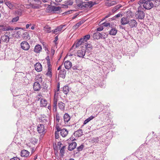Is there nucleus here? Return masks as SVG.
Here are the masks:
<instances>
[{"mask_svg": "<svg viewBox=\"0 0 160 160\" xmlns=\"http://www.w3.org/2000/svg\"><path fill=\"white\" fill-rule=\"evenodd\" d=\"M55 119L57 123H58L60 120V118L58 113H56L55 116Z\"/></svg>", "mask_w": 160, "mask_h": 160, "instance_id": "37998d69", "label": "nucleus"}, {"mask_svg": "<svg viewBox=\"0 0 160 160\" xmlns=\"http://www.w3.org/2000/svg\"><path fill=\"white\" fill-rule=\"evenodd\" d=\"M30 152L25 150H22L21 152V155L22 157H28L29 156Z\"/></svg>", "mask_w": 160, "mask_h": 160, "instance_id": "9b49d317", "label": "nucleus"}, {"mask_svg": "<svg viewBox=\"0 0 160 160\" xmlns=\"http://www.w3.org/2000/svg\"><path fill=\"white\" fill-rule=\"evenodd\" d=\"M117 32V30L115 28L112 29L109 32V34L110 35L114 36Z\"/></svg>", "mask_w": 160, "mask_h": 160, "instance_id": "cd10ccee", "label": "nucleus"}, {"mask_svg": "<svg viewBox=\"0 0 160 160\" xmlns=\"http://www.w3.org/2000/svg\"><path fill=\"white\" fill-rule=\"evenodd\" d=\"M73 3V0H69L66 2L65 5H62V7L63 8H67L68 5H72Z\"/></svg>", "mask_w": 160, "mask_h": 160, "instance_id": "aec40b11", "label": "nucleus"}, {"mask_svg": "<svg viewBox=\"0 0 160 160\" xmlns=\"http://www.w3.org/2000/svg\"><path fill=\"white\" fill-rule=\"evenodd\" d=\"M122 7V6L121 4H118L115 7L112 9V11L113 12H115L117 10L120 8L121 7Z\"/></svg>", "mask_w": 160, "mask_h": 160, "instance_id": "2f4dec72", "label": "nucleus"}, {"mask_svg": "<svg viewBox=\"0 0 160 160\" xmlns=\"http://www.w3.org/2000/svg\"><path fill=\"white\" fill-rule=\"evenodd\" d=\"M19 19V17L17 16L12 18V20L10 22V23H15Z\"/></svg>", "mask_w": 160, "mask_h": 160, "instance_id": "7c9ffc66", "label": "nucleus"}, {"mask_svg": "<svg viewBox=\"0 0 160 160\" xmlns=\"http://www.w3.org/2000/svg\"><path fill=\"white\" fill-rule=\"evenodd\" d=\"M96 4V3L94 1H89L88 2L85 4V8H87L88 7L91 8L93 6Z\"/></svg>", "mask_w": 160, "mask_h": 160, "instance_id": "6e6552de", "label": "nucleus"}, {"mask_svg": "<svg viewBox=\"0 0 160 160\" xmlns=\"http://www.w3.org/2000/svg\"><path fill=\"white\" fill-rule=\"evenodd\" d=\"M10 160H20V159L17 157H14L11 158Z\"/></svg>", "mask_w": 160, "mask_h": 160, "instance_id": "6e6d98bb", "label": "nucleus"}, {"mask_svg": "<svg viewBox=\"0 0 160 160\" xmlns=\"http://www.w3.org/2000/svg\"><path fill=\"white\" fill-rule=\"evenodd\" d=\"M12 32V33L11 35V38H15V37H14V36H15L16 33H18V32H16V31L13 32Z\"/></svg>", "mask_w": 160, "mask_h": 160, "instance_id": "864d4df0", "label": "nucleus"}, {"mask_svg": "<svg viewBox=\"0 0 160 160\" xmlns=\"http://www.w3.org/2000/svg\"><path fill=\"white\" fill-rule=\"evenodd\" d=\"M60 132L61 135L63 137H66L68 133V131L67 130L64 128L61 129Z\"/></svg>", "mask_w": 160, "mask_h": 160, "instance_id": "9d476101", "label": "nucleus"}, {"mask_svg": "<svg viewBox=\"0 0 160 160\" xmlns=\"http://www.w3.org/2000/svg\"><path fill=\"white\" fill-rule=\"evenodd\" d=\"M37 131L40 134H44L45 133L44 126L41 124L38 125L37 128Z\"/></svg>", "mask_w": 160, "mask_h": 160, "instance_id": "20e7f679", "label": "nucleus"}, {"mask_svg": "<svg viewBox=\"0 0 160 160\" xmlns=\"http://www.w3.org/2000/svg\"><path fill=\"white\" fill-rule=\"evenodd\" d=\"M85 52L84 49L79 50L77 52V55L79 57L83 58L85 55Z\"/></svg>", "mask_w": 160, "mask_h": 160, "instance_id": "1a4fd4ad", "label": "nucleus"}, {"mask_svg": "<svg viewBox=\"0 0 160 160\" xmlns=\"http://www.w3.org/2000/svg\"><path fill=\"white\" fill-rule=\"evenodd\" d=\"M98 114L92 115L90 116L86 120H85L83 122V125H84L88 123V122H89L91 120H92L95 118L96 117Z\"/></svg>", "mask_w": 160, "mask_h": 160, "instance_id": "a211bd4d", "label": "nucleus"}, {"mask_svg": "<svg viewBox=\"0 0 160 160\" xmlns=\"http://www.w3.org/2000/svg\"><path fill=\"white\" fill-rule=\"evenodd\" d=\"M16 32H18V33H16L15 37L16 38H18L20 37V33L19 31H16Z\"/></svg>", "mask_w": 160, "mask_h": 160, "instance_id": "603ef678", "label": "nucleus"}, {"mask_svg": "<svg viewBox=\"0 0 160 160\" xmlns=\"http://www.w3.org/2000/svg\"><path fill=\"white\" fill-rule=\"evenodd\" d=\"M66 148L65 146H63L61 148V150H60V153L61 154V156L62 157L64 155V153L65 152V149Z\"/></svg>", "mask_w": 160, "mask_h": 160, "instance_id": "473e14b6", "label": "nucleus"}, {"mask_svg": "<svg viewBox=\"0 0 160 160\" xmlns=\"http://www.w3.org/2000/svg\"><path fill=\"white\" fill-rule=\"evenodd\" d=\"M83 148V145H82L77 148V150L78 151H81L82 150V149Z\"/></svg>", "mask_w": 160, "mask_h": 160, "instance_id": "3c124183", "label": "nucleus"}, {"mask_svg": "<svg viewBox=\"0 0 160 160\" xmlns=\"http://www.w3.org/2000/svg\"><path fill=\"white\" fill-rule=\"evenodd\" d=\"M37 98L38 99V100H43V98H42V95L41 94H39L37 96Z\"/></svg>", "mask_w": 160, "mask_h": 160, "instance_id": "09e8293b", "label": "nucleus"}, {"mask_svg": "<svg viewBox=\"0 0 160 160\" xmlns=\"http://www.w3.org/2000/svg\"><path fill=\"white\" fill-rule=\"evenodd\" d=\"M5 4L11 9H12L14 6V3L10 2H5Z\"/></svg>", "mask_w": 160, "mask_h": 160, "instance_id": "4be33fe9", "label": "nucleus"}, {"mask_svg": "<svg viewBox=\"0 0 160 160\" xmlns=\"http://www.w3.org/2000/svg\"><path fill=\"white\" fill-rule=\"evenodd\" d=\"M59 83L57 85V89L56 91H55V97H54V100H55V99H55L56 96H57L58 92L59 91Z\"/></svg>", "mask_w": 160, "mask_h": 160, "instance_id": "4c0bfd02", "label": "nucleus"}, {"mask_svg": "<svg viewBox=\"0 0 160 160\" xmlns=\"http://www.w3.org/2000/svg\"><path fill=\"white\" fill-rule=\"evenodd\" d=\"M82 134V130L81 129L78 130L74 133V136L77 137L81 136Z\"/></svg>", "mask_w": 160, "mask_h": 160, "instance_id": "393cba45", "label": "nucleus"}, {"mask_svg": "<svg viewBox=\"0 0 160 160\" xmlns=\"http://www.w3.org/2000/svg\"><path fill=\"white\" fill-rule=\"evenodd\" d=\"M103 28L102 27H101L98 28L97 29V31H102L103 30Z\"/></svg>", "mask_w": 160, "mask_h": 160, "instance_id": "13d9d810", "label": "nucleus"}, {"mask_svg": "<svg viewBox=\"0 0 160 160\" xmlns=\"http://www.w3.org/2000/svg\"><path fill=\"white\" fill-rule=\"evenodd\" d=\"M103 26L105 27H110V23L108 22H104L102 24Z\"/></svg>", "mask_w": 160, "mask_h": 160, "instance_id": "5fc2aeb1", "label": "nucleus"}, {"mask_svg": "<svg viewBox=\"0 0 160 160\" xmlns=\"http://www.w3.org/2000/svg\"><path fill=\"white\" fill-rule=\"evenodd\" d=\"M6 27L2 25H0V32L5 31Z\"/></svg>", "mask_w": 160, "mask_h": 160, "instance_id": "a18cd8bd", "label": "nucleus"}, {"mask_svg": "<svg viewBox=\"0 0 160 160\" xmlns=\"http://www.w3.org/2000/svg\"><path fill=\"white\" fill-rule=\"evenodd\" d=\"M122 16V15L121 14L119 13L115 16V17L118 18V17H121Z\"/></svg>", "mask_w": 160, "mask_h": 160, "instance_id": "4d7b16f0", "label": "nucleus"}, {"mask_svg": "<svg viewBox=\"0 0 160 160\" xmlns=\"http://www.w3.org/2000/svg\"><path fill=\"white\" fill-rule=\"evenodd\" d=\"M14 30L13 28H12L10 26H9L8 27H6V28L5 30V31H9V30L12 31V30Z\"/></svg>", "mask_w": 160, "mask_h": 160, "instance_id": "de8ad7c7", "label": "nucleus"}, {"mask_svg": "<svg viewBox=\"0 0 160 160\" xmlns=\"http://www.w3.org/2000/svg\"><path fill=\"white\" fill-rule=\"evenodd\" d=\"M91 141L93 142H98L99 141L98 138H93L92 139Z\"/></svg>", "mask_w": 160, "mask_h": 160, "instance_id": "49530a36", "label": "nucleus"}, {"mask_svg": "<svg viewBox=\"0 0 160 160\" xmlns=\"http://www.w3.org/2000/svg\"><path fill=\"white\" fill-rule=\"evenodd\" d=\"M23 37L25 39H29V33L27 32H25L23 34Z\"/></svg>", "mask_w": 160, "mask_h": 160, "instance_id": "58836bf2", "label": "nucleus"}, {"mask_svg": "<svg viewBox=\"0 0 160 160\" xmlns=\"http://www.w3.org/2000/svg\"><path fill=\"white\" fill-rule=\"evenodd\" d=\"M111 15V14L109 13V14L107 15L105 17V18H107L108 17H109L110 16V15Z\"/></svg>", "mask_w": 160, "mask_h": 160, "instance_id": "338daca9", "label": "nucleus"}, {"mask_svg": "<svg viewBox=\"0 0 160 160\" xmlns=\"http://www.w3.org/2000/svg\"><path fill=\"white\" fill-rule=\"evenodd\" d=\"M82 23H83L82 22H79L74 26L73 27V28L75 29H77Z\"/></svg>", "mask_w": 160, "mask_h": 160, "instance_id": "72a5a7b5", "label": "nucleus"}, {"mask_svg": "<svg viewBox=\"0 0 160 160\" xmlns=\"http://www.w3.org/2000/svg\"><path fill=\"white\" fill-rule=\"evenodd\" d=\"M32 4L39 5L41 3L38 0H32Z\"/></svg>", "mask_w": 160, "mask_h": 160, "instance_id": "a19ab883", "label": "nucleus"}, {"mask_svg": "<svg viewBox=\"0 0 160 160\" xmlns=\"http://www.w3.org/2000/svg\"><path fill=\"white\" fill-rule=\"evenodd\" d=\"M46 59L47 61V63H49L50 62L49 57V56H48L46 58Z\"/></svg>", "mask_w": 160, "mask_h": 160, "instance_id": "bf43d9fd", "label": "nucleus"}, {"mask_svg": "<svg viewBox=\"0 0 160 160\" xmlns=\"http://www.w3.org/2000/svg\"><path fill=\"white\" fill-rule=\"evenodd\" d=\"M58 105L60 109H63L64 108V104L62 102H59Z\"/></svg>", "mask_w": 160, "mask_h": 160, "instance_id": "c9c22d12", "label": "nucleus"}, {"mask_svg": "<svg viewBox=\"0 0 160 160\" xmlns=\"http://www.w3.org/2000/svg\"><path fill=\"white\" fill-rule=\"evenodd\" d=\"M76 143L75 142H73L68 145V149L69 151H72L76 148Z\"/></svg>", "mask_w": 160, "mask_h": 160, "instance_id": "f8f14e48", "label": "nucleus"}, {"mask_svg": "<svg viewBox=\"0 0 160 160\" xmlns=\"http://www.w3.org/2000/svg\"><path fill=\"white\" fill-rule=\"evenodd\" d=\"M1 38L3 42L7 43L9 42L11 38L9 37L7 35H4L2 36Z\"/></svg>", "mask_w": 160, "mask_h": 160, "instance_id": "dca6fc26", "label": "nucleus"}, {"mask_svg": "<svg viewBox=\"0 0 160 160\" xmlns=\"http://www.w3.org/2000/svg\"><path fill=\"white\" fill-rule=\"evenodd\" d=\"M58 40V36H57L55 37V39L54 40V42L55 43H56V42H57Z\"/></svg>", "mask_w": 160, "mask_h": 160, "instance_id": "e2e57ef3", "label": "nucleus"}, {"mask_svg": "<svg viewBox=\"0 0 160 160\" xmlns=\"http://www.w3.org/2000/svg\"><path fill=\"white\" fill-rule=\"evenodd\" d=\"M51 53H52V55H53L54 53V50L53 49H51Z\"/></svg>", "mask_w": 160, "mask_h": 160, "instance_id": "0e129e2a", "label": "nucleus"}, {"mask_svg": "<svg viewBox=\"0 0 160 160\" xmlns=\"http://www.w3.org/2000/svg\"><path fill=\"white\" fill-rule=\"evenodd\" d=\"M76 2L78 8L81 9L85 8V4L82 0H76Z\"/></svg>", "mask_w": 160, "mask_h": 160, "instance_id": "39448f33", "label": "nucleus"}, {"mask_svg": "<svg viewBox=\"0 0 160 160\" xmlns=\"http://www.w3.org/2000/svg\"><path fill=\"white\" fill-rule=\"evenodd\" d=\"M63 27V26L60 25L54 30H52V32L53 33L58 34L62 30Z\"/></svg>", "mask_w": 160, "mask_h": 160, "instance_id": "4468645a", "label": "nucleus"}, {"mask_svg": "<svg viewBox=\"0 0 160 160\" xmlns=\"http://www.w3.org/2000/svg\"><path fill=\"white\" fill-rule=\"evenodd\" d=\"M46 75L49 77H52V70L50 69H48V71L46 73Z\"/></svg>", "mask_w": 160, "mask_h": 160, "instance_id": "79ce46f5", "label": "nucleus"}, {"mask_svg": "<svg viewBox=\"0 0 160 160\" xmlns=\"http://www.w3.org/2000/svg\"><path fill=\"white\" fill-rule=\"evenodd\" d=\"M72 12V11L71 10V11H68L67 12H65V13L66 14H68L69 13H71V12Z\"/></svg>", "mask_w": 160, "mask_h": 160, "instance_id": "69168bd1", "label": "nucleus"}, {"mask_svg": "<svg viewBox=\"0 0 160 160\" xmlns=\"http://www.w3.org/2000/svg\"><path fill=\"white\" fill-rule=\"evenodd\" d=\"M66 72L65 69L60 70L59 73L60 77L63 78H64L66 76Z\"/></svg>", "mask_w": 160, "mask_h": 160, "instance_id": "a878e982", "label": "nucleus"}, {"mask_svg": "<svg viewBox=\"0 0 160 160\" xmlns=\"http://www.w3.org/2000/svg\"><path fill=\"white\" fill-rule=\"evenodd\" d=\"M64 65L66 69H69L71 68L72 63L70 61H67L64 62Z\"/></svg>", "mask_w": 160, "mask_h": 160, "instance_id": "f3484780", "label": "nucleus"}, {"mask_svg": "<svg viewBox=\"0 0 160 160\" xmlns=\"http://www.w3.org/2000/svg\"><path fill=\"white\" fill-rule=\"evenodd\" d=\"M33 88L35 91H38L41 88V86L39 82H34L33 85Z\"/></svg>", "mask_w": 160, "mask_h": 160, "instance_id": "ddd939ff", "label": "nucleus"}, {"mask_svg": "<svg viewBox=\"0 0 160 160\" xmlns=\"http://www.w3.org/2000/svg\"><path fill=\"white\" fill-rule=\"evenodd\" d=\"M35 70L38 72H40L42 70V67L41 64L39 62L37 63L35 65Z\"/></svg>", "mask_w": 160, "mask_h": 160, "instance_id": "2eb2a0df", "label": "nucleus"}, {"mask_svg": "<svg viewBox=\"0 0 160 160\" xmlns=\"http://www.w3.org/2000/svg\"><path fill=\"white\" fill-rule=\"evenodd\" d=\"M55 128L57 130L56 131L60 132V130H61L59 126V124L58 123H56Z\"/></svg>", "mask_w": 160, "mask_h": 160, "instance_id": "c03bdc74", "label": "nucleus"}, {"mask_svg": "<svg viewBox=\"0 0 160 160\" xmlns=\"http://www.w3.org/2000/svg\"><path fill=\"white\" fill-rule=\"evenodd\" d=\"M21 48L25 51L28 50L30 48L29 43L26 41H23L21 43Z\"/></svg>", "mask_w": 160, "mask_h": 160, "instance_id": "7ed1b4c3", "label": "nucleus"}, {"mask_svg": "<svg viewBox=\"0 0 160 160\" xmlns=\"http://www.w3.org/2000/svg\"><path fill=\"white\" fill-rule=\"evenodd\" d=\"M90 38V35L89 34L87 35H86L83 38H82L83 41L84 42L87 41V40H89Z\"/></svg>", "mask_w": 160, "mask_h": 160, "instance_id": "ea45409f", "label": "nucleus"}, {"mask_svg": "<svg viewBox=\"0 0 160 160\" xmlns=\"http://www.w3.org/2000/svg\"><path fill=\"white\" fill-rule=\"evenodd\" d=\"M47 64H48V69H50L51 70V65L50 64V63L49 62V63H47Z\"/></svg>", "mask_w": 160, "mask_h": 160, "instance_id": "052dcab7", "label": "nucleus"}, {"mask_svg": "<svg viewBox=\"0 0 160 160\" xmlns=\"http://www.w3.org/2000/svg\"><path fill=\"white\" fill-rule=\"evenodd\" d=\"M83 42H84L83 41L82 38H81L76 43L75 45V44L73 45L72 47V48L74 47L75 45V48L78 47L80 45H81Z\"/></svg>", "mask_w": 160, "mask_h": 160, "instance_id": "412c9836", "label": "nucleus"}, {"mask_svg": "<svg viewBox=\"0 0 160 160\" xmlns=\"http://www.w3.org/2000/svg\"><path fill=\"white\" fill-rule=\"evenodd\" d=\"M40 103L41 107H45L48 104L47 101H40Z\"/></svg>", "mask_w": 160, "mask_h": 160, "instance_id": "f704fd0d", "label": "nucleus"}, {"mask_svg": "<svg viewBox=\"0 0 160 160\" xmlns=\"http://www.w3.org/2000/svg\"><path fill=\"white\" fill-rule=\"evenodd\" d=\"M145 15L144 12L142 10L138 11L136 12V16L138 19H143L145 17Z\"/></svg>", "mask_w": 160, "mask_h": 160, "instance_id": "f03ea898", "label": "nucleus"}, {"mask_svg": "<svg viewBox=\"0 0 160 160\" xmlns=\"http://www.w3.org/2000/svg\"><path fill=\"white\" fill-rule=\"evenodd\" d=\"M131 28H132L134 27H136L137 25V22L134 19L128 21V23Z\"/></svg>", "mask_w": 160, "mask_h": 160, "instance_id": "423d86ee", "label": "nucleus"}, {"mask_svg": "<svg viewBox=\"0 0 160 160\" xmlns=\"http://www.w3.org/2000/svg\"><path fill=\"white\" fill-rule=\"evenodd\" d=\"M42 48L39 45H36L34 48V51L36 52L39 53L41 50Z\"/></svg>", "mask_w": 160, "mask_h": 160, "instance_id": "bb28decb", "label": "nucleus"}, {"mask_svg": "<svg viewBox=\"0 0 160 160\" xmlns=\"http://www.w3.org/2000/svg\"><path fill=\"white\" fill-rule=\"evenodd\" d=\"M60 8V7H56L55 6H52L50 7V10L52 11L55 12L59 11Z\"/></svg>", "mask_w": 160, "mask_h": 160, "instance_id": "c756f323", "label": "nucleus"}, {"mask_svg": "<svg viewBox=\"0 0 160 160\" xmlns=\"http://www.w3.org/2000/svg\"><path fill=\"white\" fill-rule=\"evenodd\" d=\"M69 91V88L68 86H64L63 88V92L65 94H67Z\"/></svg>", "mask_w": 160, "mask_h": 160, "instance_id": "c85d7f7f", "label": "nucleus"}, {"mask_svg": "<svg viewBox=\"0 0 160 160\" xmlns=\"http://www.w3.org/2000/svg\"><path fill=\"white\" fill-rule=\"evenodd\" d=\"M101 35V34L100 33L98 32H97L93 33V38L94 39H98L100 38Z\"/></svg>", "mask_w": 160, "mask_h": 160, "instance_id": "b1692460", "label": "nucleus"}, {"mask_svg": "<svg viewBox=\"0 0 160 160\" xmlns=\"http://www.w3.org/2000/svg\"><path fill=\"white\" fill-rule=\"evenodd\" d=\"M51 28L48 26H46L44 27V30L47 32L49 33L51 32Z\"/></svg>", "mask_w": 160, "mask_h": 160, "instance_id": "e433bc0d", "label": "nucleus"}, {"mask_svg": "<svg viewBox=\"0 0 160 160\" xmlns=\"http://www.w3.org/2000/svg\"><path fill=\"white\" fill-rule=\"evenodd\" d=\"M116 2L115 1H109L105 2V5L107 6L110 7L116 4Z\"/></svg>", "mask_w": 160, "mask_h": 160, "instance_id": "6ab92c4d", "label": "nucleus"}, {"mask_svg": "<svg viewBox=\"0 0 160 160\" xmlns=\"http://www.w3.org/2000/svg\"><path fill=\"white\" fill-rule=\"evenodd\" d=\"M78 66H75L72 67V69L73 70H77L78 69Z\"/></svg>", "mask_w": 160, "mask_h": 160, "instance_id": "680f3d73", "label": "nucleus"}, {"mask_svg": "<svg viewBox=\"0 0 160 160\" xmlns=\"http://www.w3.org/2000/svg\"><path fill=\"white\" fill-rule=\"evenodd\" d=\"M142 8V7L141 6H140L138 7V11L141 10Z\"/></svg>", "mask_w": 160, "mask_h": 160, "instance_id": "774afa93", "label": "nucleus"}, {"mask_svg": "<svg viewBox=\"0 0 160 160\" xmlns=\"http://www.w3.org/2000/svg\"><path fill=\"white\" fill-rule=\"evenodd\" d=\"M70 117L68 113H65L63 116V119L65 124L68 125V122L70 121Z\"/></svg>", "mask_w": 160, "mask_h": 160, "instance_id": "0eeeda50", "label": "nucleus"}, {"mask_svg": "<svg viewBox=\"0 0 160 160\" xmlns=\"http://www.w3.org/2000/svg\"><path fill=\"white\" fill-rule=\"evenodd\" d=\"M139 4H143V7L145 9L149 10L153 7L154 4L151 1L148 0H140L138 2Z\"/></svg>", "mask_w": 160, "mask_h": 160, "instance_id": "f257e3e1", "label": "nucleus"}, {"mask_svg": "<svg viewBox=\"0 0 160 160\" xmlns=\"http://www.w3.org/2000/svg\"><path fill=\"white\" fill-rule=\"evenodd\" d=\"M128 20L127 18L123 17L121 20L120 22L122 25H126L128 23Z\"/></svg>", "mask_w": 160, "mask_h": 160, "instance_id": "5701e85b", "label": "nucleus"}, {"mask_svg": "<svg viewBox=\"0 0 160 160\" xmlns=\"http://www.w3.org/2000/svg\"><path fill=\"white\" fill-rule=\"evenodd\" d=\"M59 131H55V138L58 139L59 137Z\"/></svg>", "mask_w": 160, "mask_h": 160, "instance_id": "8fccbe9b", "label": "nucleus"}]
</instances>
